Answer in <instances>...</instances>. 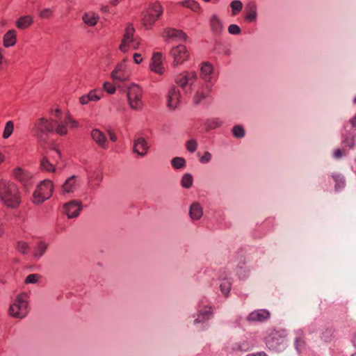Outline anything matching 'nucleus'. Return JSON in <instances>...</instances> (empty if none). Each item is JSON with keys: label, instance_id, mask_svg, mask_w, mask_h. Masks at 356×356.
<instances>
[{"label": "nucleus", "instance_id": "1", "mask_svg": "<svg viewBox=\"0 0 356 356\" xmlns=\"http://www.w3.org/2000/svg\"><path fill=\"white\" fill-rule=\"evenodd\" d=\"M32 133L38 138H42L44 135L51 133L64 136L67 134V129L63 124H60L56 120L40 118L35 120Z\"/></svg>", "mask_w": 356, "mask_h": 356}, {"label": "nucleus", "instance_id": "2", "mask_svg": "<svg viewBox=\"0 0 356 356\" xmlns=\"http://www.w3.org/2000/svg\"><path fill=\"white\" fill-rule=\"evenodd\" d=\"M0 200L8 208H18L22 202L18 186L8 179H1Z\"/></svg>", "mask_w": 356, "mask_h": 356}, {"label": "nucleus", "instance_id": "3", "mask_svg": "<svg viewBox=\"0 0 356 356\" xmlns=\"http://www.w3.org/2000/svg\"><path fill=\"white\" fill-rule=\"evenodd\" d=\"M135 33V28L134 27L132 24H127L124 33L123 35L121 42L119 45V49L123 52L126 53L129 49H138L140 45V39L134 37Z\"/></svg>", "mask_w": 356, "mask_h": 356}, {"label": "nucleus", "instance_id": "4", "mask_svg": "<svg viewBox=\"0 0 356 356\" xmlns=\"http://www.w3.org/2000/svg\"><path fill=\"white\" fill-rule=\"evenodd\" d=\"M163 13V8L160 3L154 2L149 4L148 8L143 14L142 25L147 29H152L155 22Z\"/></svg>", "mask_w": 356, "mask_h": 356}, {"label": "nucleus", "instance_id": "5", "mask_svg": "<svg viewBox=\"0 0 356 356\" xmlns=\"http://www.w3.org/2000/svg\"><path fill=\"white\" fill-rule=\"evenodd\" d=\"M54 191V184L49 179L42 181L33 194V202L40 204L50 198Z\"/></svg>", "mask_w": 356, "mask_h": 356}, {"label": "nucleus", "instance_id": "6", "mask_svg": "<svg viewBox=\"0 0 356 356\" xmlns=\"http://www.w3.org/2000/svg\"><path fill=\"white\" fill-rule=\"evenodd\" d=\"M26 293H20L18 295L10 305L9 308V314L10 316L17 318H24L27 314L28 300Z\"/></svg>", "mask_w": 356, "mask_h": 356}, {"label": "nucleus", "instance_id": "7", "mask_svg": "<svg viewBox=\"0 0 356 356\" xmlns=\"http://www.w3.org/2000/svg\"><path fill=\"white\" fill-rule=\"evenodd\" d=\"M143 90L138 85L132 84L128 88L127 98L130 107L134 110L142 108L143 103L142 101Z\"/></svg>", "mask_w": 356, "mask_h": 356}, {"label": "nucleus", "instance_id": "8", "mask_svg": "<svg viewBox=\"0 0 356 356\" xmlns=\"http://www.w3.org/2000/svg\"><path fill=\"white\" fill-rule=\"evenodd\" d=\"M284 341L285 337L283 333L276 330H270L265 337L266 345L270 350H277Z\"/></svg>", "mask_w": 356, "mask_h": 356}, {"label": "nucleus", "instance_id": "9", "mask_svg": "<svg viewBox=\"0 0 356 356\" xmlns=\"http://www.w3.org/2000/svg\"><path fill=\"white\" fill-rule=\"evenodd\" d=\"M13 178L24 188H29L33 185V174L21 167L15 168L12 171Z\"/></svg>", "mask_w": 356, "mask_h": 356}, {"label": "nucleus", "instance_id": "10", "mask_svg": "<svg viewBox=\"0 0 356 356\" xmlns=\"http://www.w3.org/2000/svg\"><path fill=\"white\" fill-rule=\"evenodd\" d=\"M170 56L173 58V65H178L184 63L189 58V52L185 45L179 44L170 50Z\"/></svg>", "mask_w": 356, "mask_h": 356}, {"label": "nucleus", "instance_id": "11", "mask_svg": "<svg viewBox=\"0 0 356 356\" xmlns=\"http://www.w3.org/2000/svg\"><path fill=\"white\" fill-rule=\"evenodd\" d=\"M111 76L113 81L123 82L129 80V74L127 71L125 60L118 63L111 74Z\"/></svg>", "mask_w": 356, "mask_h": 356}, {"label": "nucleus", "instance_id": "12", "mask_svg": "<svg viewBox=\"0 0 356 356\" xmlns=\"http://www.w3.org/2000/svg\"><path fill=\"white\" fill-rule=\"evenodd\" d=\"M162 37L167 41L170 40H182L186 41L187 35L181 30L174 28H166L162 33Z\"/></svg>", "mask_w": 356, "mask_h": 356}, {"label": "nucleus", "instance_id": "13", "mask_svg": "<svg viewBox=\"0 0 356 356\" xmlns=\"http://www.w3.org/2000/svg\"><path fill=\"white\" fill-rule=\"evenodd\" d=\"M196 79L197 76L195 72H183L176 76L175 82L184 89L187 85L193 84Z\"/></svg>", "mask_w": 356, "mask_h": 356}, {"label": "nucleus", "instance_id": "14", "mask_svg": "<svg viewBox=\"0 0 356 356\" xmlns=\"http://www.w3.org/2000/svg\"><path fill=\"white\" fill-rule=\"evenodd\" d=\"M270 318V312L266 309H257L251 313L247 317V321L250 323H260L268 320Z\"/></svg>", "mask_w": 356, "mask_h": 356}, {"label": "nucleus", "instance_id": "15", "mask_svg": "<svg viewBox=\"0 0 356 356\" xmlns=\"http://www.w3.org/2000/svg\"><path fill=\"white\" fill-rule=\"evenodd\" d=\"M92 139L101 148L107 149L108 148V142L105 134L99 129H94L90 132Z\"/></svg>", "mask_w": 356, "mask_h": 356}, {"label": "nucleus", "instance_id": "16", "mask_svg": "<svg viewBox=\"0 0 356 356\" xmlns=\"http://www.w3.org/2000/svg\"><path fill=\"white\" fill-rule=\"evenodd\" d=\"M180 98L181 95L179 90L176 88L172 87L168 94V106L170 109H175L180 103Z\"/></svg>", "mask_w": 356, "mask_h": 356}, {"label": "nucleus", "instance_id": "17", "mask_svg": "<svg viewBox=\"0 0 356 356\" xmlns=\"http://www.w3.org/2000/svg\"><path fill=\"white\" fill-rule=\"evenodd\" d=\"M150 69L152 72L161 74L164 72V67L162 64V54L156 52L154 53L151 59Z\"/></svg>", "mask_w": 356, "mask_h": 356}, {"label": "nucleus", "instance_id": "18", "mask_svg": "<svg viewBox=\"0 0 356 356\" xmlns=\"http://www.w3.org/2000/svg\"><path fill=\"white\" fill-rule=\"evenodd\" d=\"M81 209V204L76 201H72L65 205V211L68 218L76 217Z\"/></svg>", "mask_w": 356, "mask_h": 356}, {"label": "nucleus", "instance_id": "19", "mask_svg": "<svg viewBox=\"0 0 356 356\" xmlns=\"http://www.w3.org/2000/svg\"><path fill=\"white\" fill-rule=\"evenodd\" d=\"M17 31L14 29L8 31L3 37V45L6 48L13 47L17 43Z\"/></svg>", "mask_w": 356, "mask_h": 356}, {"label": "nucleus", "instance_id": "20", "mask_svg": "<svg viewBox=\"0 0 356 356\" xmlns=\"http://www.w3.org/2000/svg\"><path fill=\"white\" fill-rule=\"evenodd\" d=\"M213 315V309L211 306H205L198 312L197 318L194 321V323H198L209 320Z\"/></svg>", "mask_w": 356, "mask_h": 356}, {"label": "nucleus", "instance_id": "21", "mask_svg": "<svg viewBox=\"0 0 356 356\" xmlns=\"http://www.w3.org/2000/svg\"><path fill=\"white\" fill-rule=\"evenodd\" d=\"M33 23V17L31 15H27L19 17L15 22V26L19 29L25 30L30 27Z\"/></svg>", "mask_w": 356, "mask_h": 356}, {"label": "nucleus", "instance_id": "22", "mask_svg": "<svg viewBox=\"0 0 356 356\" xmlns=\"http://www.w3.org/2000/svg\"><path fill=\"white\" fill-rule=\"evenodd\" d=\"M148 149V145L143 138H138L134 142V151L138 155L144 156Z\"/></svg>", "mask_w": 356, "mask_h": 356}, {"label": "nucleus", "instance_id": "23", "mask_svg": "<svg viewBox=\"0 0 356 356\" xmlns=\"http://www.w3.org/2000/svg\"><path fill=\"white\" fill-rule=\"evenodd\" d=\"M245 19L249 22H253L257 18V6L254 1L247 3L245 8Z\"/></svg>", "mask_w": 356, "mask_h": 356}, {"label": "nucleus", "instance_id": "24", "mask_svg": "<svg viewBox=\"0 0 356 356\" xmlns=\"http://www.w3.org/2000/svg\"><path fill=\"white\" fill-rule=\"evenodd\" d=\"M63 192L66 193H74L78 188V184L74 175L71 176L63 184Z\"/></svg>", "mask_w": 356, "mask_h": 356}, {"label": "nucleus", "instance_id": "25", "mask_svg": "<svg viewBox=\"0 0 356 356\" xmlns=\"http://www.w3.org/2000/svg\"><path fill=\"white\" fill-rule=\"evenodd\" d=\"M189 214L193 220H199L203 215L202 208L198 203L191 204L189 210Z\"/></svg>", "mask_w": 356, "mask_h": 356}, {"label": "nucleus", "instance_id": "26", "mask_svg": "<svg viewBox=\"0 0 356 356\" xmlns=\"http://www.w3.org/2000/svg\"><path fill=\"white\" fill-rule=\"evenodd\" d=\"M82 19L86 24L90 26H94L99 20V16L95 13L89 12L83 15Z\"/></svg>", "mask_w": 356, "mask_h": 356}, {"label": "nucleus", "instance_id": "27", "mask_svg": "<svg viewBox=\"0 0 356 356\" xmlns=\"http://www.w3.org/2000/svg\"><path fill=\"white\" fill-rule=\"evenodd\" d=\"M58 122L60 124H63L66 128L67 126H69L70 128H77L79 127V122L73 119L68 112L66 113L64 118L60 119Z\"/></svg>", "mask_w": 356, "mask_h": 356}, {"label": "nucleus", "instance_id": "28", "mask_svg": "<svg viewBox=\"0 0 356 356\" xmlns=\"http://www.w3.org/2000/svg\"><path fill=\"white\" fill-rule=\"evenodd\" d=\"M40 168L41 170L48 172H54L56 170V166L51 163L47 156H43L40 160Z\"/></svg>", "mask_w": 356, "mask_h": 356}, {"label": "nucleus", "instance_id": "29", "mask_svg": "<svg viewBox=\"0 0 356 356\" xmlns=\"http://www.w3.org/2000/svg\"><path fill=\"white\" fill-rule=\"evenodd\" d=\"M211 30L215 33H220L222 31V24L216 15H213L210 19Z\"/></svg>", "mask_w": 356, "mask_h": 356}, {"label": "nucleus", "instance_id": "30", "mask_svg": "<svg viewBox=\"0 0 356 356\" xmlns=\"http://www.w3.org/2000/svg\"><path fill=\"white\" fill-rule=\"evenodd\" d=\"M213 72V66L208 62L204 63L201 67V73L204 80H209Z\"/></svg>", "mask_w": 356, "mask_h": 356}, {"label": "nucleus", "instance_id": "31", "mask_svg": "<svg viewBox=\"0 0 356 356\" xmlns=\"http://www.w3.org/2000/svg\"><path fill=\"white\" fill-rule=\"evenodd\" d=\"M342 145L343 147L352 149L355 146V136L350 133L343 136Z\"/></svg>", "mask_w": 356, "mask_h": 356}, {"label": "nucleus", "instance_id": "32", "mask_svg": "<svg viewBox=\"0 0 356 356\" xmlns=\"http://www.w3.org/2000/svg\"><path fill=\"white\" fill-rule=\"evenodd\" d=\"M13 131H14V123H13V122L11 121V120L8 121L6 123V125H5L3 131L2 137L4 139L8 138L12 135V134L13 133Z\"/></svg>", "mask_w": 356, "mask_h": 356}, {"label": "nucleus", "instance_id": "33", "mask_svg": "<svg viewBox=\"0 0 356 356\" xmlns=\"http://www.w3.org/2000/svg\"><path fill=\"white\" fill-rule=\"evenodd\" d=\"M47 246L48 245L44 242L40 241L35 247L33 251V255L38 258L40 257L46 251Z\"/></svg>", "mask_w": 356, "mask_h": 356}, {"label": "nucleus", "instance_id": "34", "mask_svg": "<svg viewBox=\"0 0 356 356\" xmlns=\"http://www.w3.org/2000/svg\"><path fill=\"white\" fill-rule=\"evenodd\" d=\"M220 288L221 292L227 296L230 292L232 284L228 279H224L220 284Z\"/></svg>", "mask_w": 356, "mask_h": 356}, {"label": "nucleus", "instance_id": "35", "mask_svg": "<svg viewBox=\"0 0 356 356\" xmlns=\"http://www.w3.org/2000/svg\"><path fill=\"white\" fill-rule=\"evenodd\" d=\"M230 7L232 8V15H238L242 10L243 4L239 0H234L231 2Z\"/></svg>", "mask_w": 356, "mask_h": 356}, {"label": "nucleus", "instance_id": "36", "mask_svg": "<svg viewBox=\"0 0 356 356\" xmlns=\"http://www.w3.org/2000/svg\"><path fill=\"white\" fill-rule=\"evenodd\" d=\"M193 177L191 174L186 173L185 174L181 179V184L183 188H189L193 185Z\"/></svg>", "mask_w": 356, "mask_h": 356}, {"label": "nucleus", "instance_id": "37", "mask_svg": "<svg viewBox=\"0 0 356 356\" xmlns=\"http://www.w3.org/2000/svg\"><path fill=\"white\" fill-rule=\"evenodd\" d=\"M181 3L183 6L190 8L195 12H197L200 8L198 3L193 0L184 1Z\"/></svg>", "mask_w": 356, "mask_h": 356}, {"label": "nucleus", "instance_id": "38", "mask_svg": "<svg viewBox=\"0 0 356 356\" xmlns=\"http://www.w3.org/2000/svg\"><path fill=\"white\" fill-rule=\"evenodd\" d=\"M221 124L222 122L218 118L208 120L205 122V127L207 130L213 129L216 127H220Z\"/></svg>", "mask_w": 356, "mask_h": 356}, {"label": "nucleus", "instance_id": "39", "mask_svg": "<svg viewBox=\"0 0 356 356\" xmlns=\"http://www.w3.org/2000/svg\"><path fill=\"white\" fill-rule=\"evenodd\" d=\"M90 102L99 101L103 95V93L99 90H92L88 94Z\"/></svg>", "mask_w": 356, "mask_h": 356}, {"label": "nucleus", "instance_id": "40", "mask_svg": "<svg viewBox=\"0 0 356 356\" xmlns=\"http://www.w3.org/2000/svg\"><path fill=\"white\" fill-rule=\"evenodd\" d=\"M16 248L19 252L22 254H26L30 250L29 244L24 241H17Z\"/></svg>", "mask_w": 356, "mask_h": 356}, {"label": "nucleus", "instance_id": "41", "mask_svg": "<svg viewBox=\"0 0 356 356\" xmlns=\"http://www.w3.org/2000/svg\"><path fill=\"white\" fill-rule=\"evenodd\" d=\"M232 134L236 138H242L245 136V130L241 125H235L232 128Z\"/></svg>", "mask_w": 356, "mask_h": 356}, {"label": "nucleus", "instance_id": "42", "mask_svg": "<svg viewBox=\"0 0 356 356\" xmlns=\"http://www.w3.org/2000/svg\"><path fill=\"white\" fill-rule=\"evenodd\" d=\"M172 165L175 169H180L185 166L186 161L182 157H175L172 159Z\"/></svg>", "mask_w": 356, "mask_h": 356}, {"label": "nucleus", "instance_id": "43", "mask_svg": "<svg viewBox=\"0 0 356 356\" xmlns=\"http://www.w3.org/2000/svg\"><path fill=\"white\" fill-rule=\"evenodd\" d=\"M332 178L335 182V188L337 191L342 188L345 186V181L339 175H333Z\"/></svg>", "mask_w": 356, "mask_h": 356}, {"label": "nucleus", "instance_id": "44", "mask_svg": "<svg viewBox=\"0 0 356 356\" xmlns=\"http://www.w3.org/2000/svg\"><path fill=\"white\" fill-rule=\"evenodd\" d=\"M103 88L109 95H113L116 91V87L112 83L108 81L104 82L103 84Z\"/></svg>", "mask_w": 356, "mask_h": 356}, {"label": "nucleus", "instance_id": "45", "mask_svg": "<svg viewBox=\"0 0 356 356\" xmlns=\"http://www.w3.org/2000/svg\"><path fill=\"white\" fill-rule=\"evenodd\" d=\"M186 147L188 152L193 153L196 151L197 147V143L195 140L191 139L186 142Z\"/></svg>", "mask_w": 356, "mask_h": 356}, {"label": "nucleus", "instance_id": "46", "mask_svg": "<svg viewBox=\"0 0 356 356\" xmlns=\"http://www.w3.org/2000/svg\"><path fill=\"white\" fill-rule=\"evenodd\" d=\"M40 278V275H38V274H30L29 275H28L26 277V280H25V283L26 284H29V283H36L38 280Z\"/></svg>", "mask_w": 356, "mask_h": 356}, {"label": "nucleus", "instance_id": "47", "mask_svg": "<svg viewBox=\"0 0 356 356\" xmlns=\"http://www.w3.org/2000/svg\"><path fill=\"white\" fill-rule=\"evenodd\" d=\"M51 15L52 10L50 8H44L39 13V16L42 19H49Z\"/></svg>", "mask_w": 356, "mask_h": 356}, {"label": "nucleus", "instance_id": "48", "mask_svg": "<svg viewBox=\"0 0 356 356\" xmlns=\"http://www.w3.org/2000/svg\"><path fill=\"white\" fill-rule=\"evenodd\" d=\"M228 31L231 34L236 35L241 33V29L236 24H231L228 27Z\"/></svg>", "mask_w": 356, "mask_h": 356}, {"label": "nucleus", "instance_id": "49", "mask_svg": "<svg viewBox=\"0 0 356 356\" xmlns=\"http://www.w3.org/2000/svg\"><path fill=\"white\" fill-rule=\"evenodd\" d=\"M211 159V154L209 152H205L200 159V161L202 163H207L210 161Z\"/></svg>", "mask_w": 356, "mask_h": 356}, {"label": "nucleus", "instance_id": "50", "mask_svg": "<svg viewBox=\"0 0 356 356\" xmlns=\"http://www.w3.org/2000/svg\"><path fill=\"white\" fill-rule=\"evenodd\" d=\"M205 96L199 92H197L193 97V102L195 104L197 105L200 103L201 100L204 99Z\"/></svg>", "mask_w": 356, "mask_h": 356}, {"label": "nucleus", "instance_id": "51", "mask_svg": "<svg viewBox=\"0 0 356 356\" xmlns=\"http://www.w3.org/2000/svg\"><path fill=\"white\" fill-rule=\"evenodd\" d=\"M90 102V98H89L88 94L82 95L81 97H79V103L81 104L85 105V104H87Z\"/></svg>", "mask_w": 356, "mask_h": 356}, {"label": "nucleus", "instance_id": "52", "mask_svg": "<svg viewBox=\"0 0 356 356\" xmlns=\"http://www.w3.org/2000/svg\"><path fill=\"white\" fill-rule=\"evenodd\" d=\"M133 58L134 63L136 64H140L143 61V58L140 54L135 53L133 56Z\"/></svg>", "mask_w": 356, "mask_h": 356}, {"label": "nucleus", "instance_id": "53", "mask_svg": "<svg viewBox=\"0 0 356 356\" xmlns=\"http://www.w3.org/2000/svg\"><path fill=\"white\" fill-rule=\"evenodd\" d=\"M305 341L302 339L301 338H298L296 339V346L298 350H299L300 348L303 347L305 346Z\"/></svg>", "mask_w": 356, "mask_h": 356}, {"label": "nucleus", "instance_id": "54", "mask_svg": "<svg viewBox=\"0 0 356 356\" xmlns=\"http://www.w3.org/2000/svg\"><path fill=\"white\" fill-rule=\"evenodd\" d=\"M333 155L336 159H340L343 156V152L341 149H337L334 150Z\"/></svg>", "mask_w": 356, "mask_h": 356}, {"label": "nucleus", "instance_id": "55", "mask_svg": "<svg viewBox=\"0 0 356 356\" xmlns=\"http://www.w3.org/2000/svg\"><path fill=\"white\" fill-rule=\"evenodd\" d=\"M5 234H6L5 227L3 224V222H1L0 221V238L4 236Z\"/></svg>", "mask_w": 356, "mask_h": 356}, {"label": "nucleus", "instance_id": "56", "mask_svg": "<svg viewBox=\"0 0 356 356\" xmlns=\"http://www.w3.org/2000/svg\"><path fill=\"white\" fill-rule=\"evenodd\" d=\"M4 49L0 47V66L3 64V60L4 58Z\"/></svg>", "mask_w": 356, "mask_h": 356}, {"label": "nucleus", "instance_id": "57", "mask_svg": "<svg viewBox=\"0 0 356 356\" xmlns=\"http://www.w3.org/2000/svg\"><path fill=\"white\" fill-rule=\"evenodd\" d=\"M108 134H109L110 140L111 141L115 142L117 140V136L115 134V133H113L112 131H109Z\"/></svg>", "mask_w": 356, "mask_h": 356}, {"label": "nucleus", "instance_id": "58", "mask_svg": "<svg viewBox=\"0 0 356 356\" xmlns=\"http://www.w3.org/2000/svg\"><path fill=\"white\" fill-rule=\"evenodd\" d=\"M6 161V156L4 153L0 150V165L4 163Z\"/></svg>", "mask_w": 356, "mask_h": 356}, {"label": "nucleus", "instance_id": "59", "mask_svg": "<svg viewBox=\"0 0 356 356\" xmlns=\"http://www.w3.org/2000/svg\"><path fill=\"white\" fill-rule=\"evenodd\" d=\"M247 356H267L264 352H259L257 353L249 354Z\"/></svg>", "mask_w": 356, "mask_h": 356}, {"label": "nucleus", "instance_id": "60", "mask_svg": "<svg viewBox=\"0 0 356 356\" xmlns=\"http://www.w3.org/2000/svg\"><path fill=\"white\" fill-rule=\"evenodd\" d=\"M350 123L351 124L352 127H356V114L352 119H350Z\"/></svg>", "mask_w": 356, "mask_h": 356}, {"label": "nucleus", "instance_id": "61", "mask_svg": "<svg viewBox=\"0 0 356 356\" xmlns=\"http://www.w3.org/2000/svg\"><path fill=\"white\" fill-rule=\"evenodd\" d=\"M122 0H111L110 1V3L112 5V6H117Z\"/></svg>", "mask_w": 356, "mask_h": 356}, {"label": "nucleus", "instance_id": "62", "mask_svg": "<svg viewBox=\"0 0 356 356\" xmlns=\"http://www.w3.org/2000/svg\"><path fill=\"white\" fill-rule=\"evenodd\" d=\"M54 152L56 154V155H57L58 158L59 159H60V158H61V154H60V151H59L58 149H54Z\"/></svg>", "mask_w": 356, "mask_h": 356}, {"label": "nucleus", "instance_id": "63", "mask_svg": "<svg viewBox=\"0 0 356 356\" xmlns=\"http://www.w3.org/2000/svg\"><path fill=\"white\" fill-rule=\"evenodd\" d=\"M101 10L104 13H108V7L107 6H104L101 8Z\"/></svg>", "mask_w": 356, "mask_h": 356}, {"label": "nucleus", "instance_id": "64", "mask_svg": "<svg viewBox=\"0 0 356 356\" xmlns=\"http://www.w3.org/2000/svg\"><path fill=\"white\" fill-rule=\"evenodd\" d=\"M352 342L353 343V346H355V348H356V334H355L353 337V339H352Z\"/></svg>", "mask_w": 356, "mask_h": 356}]
</instances>
